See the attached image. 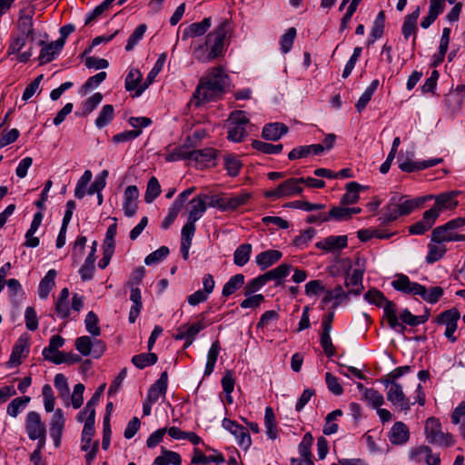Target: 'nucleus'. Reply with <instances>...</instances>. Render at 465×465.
Instances as JSON below:
<instances>
[{
    "label": "nucleus",
    "mask_w": 465,
    "mask_h": 465,
    "mask_svg": "<svg viewBox=\"0 0 465 465\" xmlns=\"http://www.w3.org/2000/svg\"><path fill=\"white\" fill-rule=\"evenodd\" d=\"M232 35V24L224 19L207 35L205 43L200 45L193 51L194 58L201 63H210L223 55L225 42Z\"/></svg>",
    "instance_id": "f257e3e1"
},
{
    "label": "nucleus",
    "mask_w": 465,
    "mask_h": 465,
    "mask_svg": "<svg viewBox=\"0 0 465 465\" xmlns=\"http://www.w3.org/2000/svg\"><path fill=\"white\" fill-rule=\"evenodd\" d=\"M228 75L222 66L213 67L203 77L193 93V100L198 106L201 104L213 101L222 96L227 84Z\"/></svg>",
    "instance_id": "f03ea898"
},
{
    "label": "nucleus",
    "mask_w": 465,
    "mask_h": 465,
    "mask_svg": "<svg viewBox=\"0 0 465 465\" xmlns=\"http://www.w3.org/2000/svg\"><path fill=\"white\" fill-rule=\"evenodd\" d=\"M425 435L427 440L431 444L450 447L454 444L451 434L441 430L440 420L434 417L427 419L425 422Z\"/></svg>",
    "instance_id": "7ed1b4c3"
},
{
    "label": "nucleus",
    "mask_w": 465,
    "mask_h": 465,
    "mask_svg": "<svg viewBox=\"0 0 465 465\" xmlns=\"http://www.w3.org/2000/svg\"><path fill=\"white\" fill-rule=\"evenodd\" d=\"M228 139L232 142H242L247 135L246 127L249 124V118L243 111H233L228 119Z\"/></svg>",
    "instance_id": "20e7f679"
},
{
    "label": "nucleus",
    "mask_w": 465,
    "mask_h": 465,
    "mask_svg": "<svg viewBox=\"0 0 465 465\" xmlns=\"http://www.w3.org/2000/svg\"><path fill=\"white\" fill-rule=\"evenodd\" d=\"M303 183V178H289L281 183L276 188L266 191L264 196L267 198L279 199L300 195L303 192L301 184Z\"/></svg>",
    "instance_id": "39448f33"
},
{
    "label": "nucleus",
    "mask_w": 465,
    "mask_h": 465,
    "mask_svg": "<svg viewBox=\"0 0 465 465\" xmlns=\"http://www.w3.org/2000/svg\"><path fill=\"white\" fill-rule=\"evenodd\" d=\"M92 420L93 419L85 420L81 435V450L86 452L84 458L88 465L95 459L99 448V441H93V436L95 430L94 424H92Z\"/></svg>",
    "instance_id": "423d86ee"
},
{
    "label": "nucleus",
    "mask_w": 465,
    "mask_h": 465,
    "mask_svg": "<svg viewBox=\"0 0 465 465\" xmlns=\"http://www.w3.org/2000/svg\"><path fill=\"white\" fill-rule=\"evenodd\" d=\"M460 318V313L456 308H451L450 310H446L440 313L435 322L439 325H445L446 329L444 331V336L450 341L455 342L457 341V337L454 336V332L458 327V322Z\"/></svg>",
    "instance_id": "0eeeda50"
},
{
    "label": "nucleus",
    "mask_w": 465,
    "mask_h": 465,
    "mask_svg": "<svg viewBox=\"0 0 465 465\" xmlns=\"http://www.w3.org/2000/svg\"><path fill=\"white\" fill-rule=\"evenodd\" d=\"M75 348L83 355L88 356L91 353L96 359L100 358L105 351L106 346L101 340H94L89 336H81L75 340Z\"/></svg>",
    "instance_id": "6e6552de"
},
{
    "label": "nucleus",
    "mask_w": 465,
    "mask_h": 465,
    "mask_svg": "<svg viewBox=\"0 0 465 465\" xmlns=\"http://www.w3.org/2000/svg\"><path fill=\"white\" fill-rule=\"evenodd\" d=\"M460 194V191H449L437 195H432V199L435 200V203L433 207L429 209V211H434L438 218L440 212L455 209L459 205L457 197Z\"/></svg>",
    "instance_id": "1a4fd4ad"
},
{
    "label": "nucleus",
    "mask_w": 465,
    "mask_h": 465,
    "mask_svg": "<svg viewBox=\"0 0 465 465\" xmlns=\"http://www.w3.org/2000/svg\"><path fill=\"white\" fill-rule=\"evenodd\" d=\"M223 427L235 437L241 448L247 450L251 446L252 440L247 428L227 418L223 420Z\"/></svg>",
    "instance_id": "9d476101"
},
{
    "label": "nucleus",
    "mask_w": 465,
    "mask_h": 465,
    "mask_svg": "<svg viewBox=\"0 0 465 465\" xmlns=\"http://www.w3.org/2000/svg\"><path fill=\"white\" fill-rule=\"evenodd\" d=\"M355 265L357 268L353 269L351 274L347 273L345 286L348 288V293L358 295L363 290L362 278L365 269L360 258H357Z\"/></svg>",
    "instance_id": "9b49d317"
},
{
    "label": "nucleus",
    "mask_w": 465,
    "mask_h": 465,
    "mask_svg": "<svg viewBox=\"0 0 465 465\" xmlns=\"http://www.w3.org/2000/svg\"><path fill=\"white\" fill-rule=\"evenodd\" d=\"M25 427L29 439L32 440H35L36 438L43 436V433H46V426L43 422L41 415L35 411L26 414Z\"/></svg>",
    "instance_id": "f8f14e48"
},
{
    "label": "nucleus",
    "mask_w": 465,
    "mask_h": 465,
    "mask_svg": "<svg viewBox=\"0 0 465 465\" xmlns=\"http://www.w3.org/2000/svg\"><path fill=\"white\" fill-rule=\"evenodd\" d=\"M64 425L65 418L63 410L60 408L56 409L55 411L54 410V413L49 422V430L50 435L54 440V444L55 448L60 447L61 438L63 435Z\"/></svg>",
    "instance_id": "ddd939ff"
},
{
    "label": "nucleus",
    "mask_w": 465,
    "mask_h": 465,
    "mask_svg": "<svg viewBox=\"0 0 465 465\" xmlns=\"http://www.w3.org/2000/svg\"><path fill=\"white\" fill-rule=\"evenodd\" d=\"M387 399L393 405L400 407L401 411H409L412 404L405 396L402 386L398 382H391L387 391Z\"/></svg>",
    "instance_id": "4468645a"
},
{
    "label": "nucleus",
    "mask_w": 465,
    "mask_h": 465,
    "mask_svg": "<svg viewBox=\"0 0 465 465\" xmlns=\"http://www.w3.org/2000/svg\"><path fill=\"white\" fill-rule=\"evenodd\" d=\"M398 203V211L401 216L409 215L416 208L421 206L426 201L432 199V194L409 199L405 195H394Z\"/></svg>",
    "instance_id": "2eb2a0df"
},
{
    "label": "nucleus",
    "mask_w": 465,
    "mask_h": 465,
    "mask_svg": "<svg viewBox=\"0 0 465 465\" xmlns=\"http://www.w3.org/2000/svg\"><path fill=\"white\" fill-rule=\"evenodd\" d=\"M391 285L396 291L406 294L420 295L424 292L423 285L411 282L409 277L404 274L397 275V279L392 281Z\"/></svg>",
    "instance_id": "dca6fc26"
},
{
    "label": "nucleus",
    "mask_w": 465,
    "mask_h": 465,
    "mask_svg": "<svg viewBox=\"0 0 465 465\" xmlns=\"http://www.w3.org/2000/svg\"><path fill=\"white\" fill-rule=\"evenodd\" d=\"M465 226V218L458 217L456 219L449 221L447 223L441 226L436 227L431 233V242L437 243H442L444 242H450V236H441L440 233L445 232L447 229L456 231L459 228Z\"/></svg>",
    "instance_id": "f3484780"
},
{
    "label": "nucleus",
    "mask_w": 465,
    "mask_h": 465,
    "mask_svg": "<svg viewBox=\"0 0 465 465\" xmlns=\"http://www.w3.org/2000/svg\"><path fill=\"white\" fill-rule=\"evenodd\" d=\"M437 214L434 211H425L422 219L409 227L411 234L420 235L429 231L435 223Z\"/></svg>",
    "instance_id": "a211bd4d"
},
{
    "label": "nucleus",
    "mask_w": 465,
    "mask_h": 465,
    "mask_svg": "<svg viewBox=\"0 0 465 465\" xmlns=\"http://www.w3.org/2000/svg\"><path fill=\"white\" fill-rule=\"evenodd\" d=\"M348 244L346 235H331L316 243V247L326 252H335L345 248Z\"/></svg>",
    "instance_id": "6ab92c4d"
},
{
    "label": "nucleus",
    "mask_w": 465,
    "mask_h": 465,
    "mask_svg": "<svg viewBox=\"0 0 465 465\" xmlns=\"http://www.w3.org/2000/svg\"><path fill=\"white\" fill-rule=\"evenodd\" d=\"M168 384L167 371L162 372L160 378L150 387L147 393V401L156 402L160 397L165 396Z\"/></svg>",
    "instance_id": "aec40b11"
},
{
    "label": "nucleus",
    "mask_w": 465,
    "mask_h": 465,
    "mask_svg": "<svg viewBox=\"0 0 465 465\" xmlns=\"http://www.w3.org/2000/svg\"><path fill=\"white\" fill-rule=\"evenodd\" d=\"M139 196V191L135 185H129L124 191V202L123 209L124 214L128 217H132L136 213L137 203L136 200Z\"/></svg>",
    "instance_id": "412c9836"
},
{
    "label": "nucleus",
    "mask_w": 465,
    "mask_h": 465,
    "mask_svg": "<svg viewBox=\"0 0 465 465\" xmlns=\"http://www.w3.org/2000/svg\"><path fill=\"white\" fill-rule=\"evenodd\" d=\"M29 351L28 337L27 335H22L18 338L15 344L13 347L12 353L8 363L11 365H18L21 363V359L25 358Z\"/></svg>",
    "instance_id": "4be33fe9"
},
{
    "label": "nucleus",
    "mask_w": 465,
    "mask_h": 465,
    "mask_svg": "<svg viewBox=\"0 0 465 465\" xmlns=\"http://www.w3.org/2000/svg\"><path fill=\"white\" fill-rule=\"evenodd\" d=\"M410 439V430L408 426L402 421H397L391 427L389 432V440L394 445L406 443Z\"/></svg>",
    "instance_id": "5701e85b"
},
{
    "label": "nucleus",
    "mask_w": 465,
    "mask_h": 465,
    "mask_svg": "<svg viewBox=\"0 0 465 465\" xmlns=\"http://www.w3.org/2000/svg\"><path fill=\"white\" fill-rule=\"evenodd\" d=\"M206 194H200L190 202L188 221L196 223L206 211Z\"/></svg>",
    "instance_id": "b1692460"
},
{
    "label": "nucleus",
    "mask_w": 465,
    "mask_h": 465,
    "mask_svg": "<svg viewBox=\"0 0 465 465\" xmlns=\"http://www.w3.org/2000/svg\"><path fill=\"white\" fill-rule=\"evenodd\" d=\"M288 127L282 123H270L264 125L262 137L269 141H277L288 133Z\"/></svg>",
    "instance_id": "393cba45"
},
{
    "label": "nucleus",
    "mask_w": 465,
    "mask_h": 465,
    "mask_svg": "<svg viewBox=\"0 0 465 465\" xmlns=\"http://www.w3.org/2000/svg\"><path fill=\"white\" fill-rule=\"evenodd\" d=\"M166 60V54H162L155 62L153 69L149 72L144 83L139 86L134 96H140L154 81L157 74L162 71Z\"/></svg>",
    "instance_id": "a878e982"
},
{
    "label": "nucleus",
    "mask_w": 465,
    "mask_h": 465,
    "mask_svg": "<svg viewBox=\"0 0 465 465\" xmlns=\"http://www.w3.org/2000/svg\"><path fill=\"white\" fill-rule=\"evenodd\" d=\"M411 456L418 461L425 460L428 465H440L439 454H433L431 449L428 446H420L416 448Z\"/></svg>",
    "instance_id": "bb28decb"
},
{
    "label": "nucleus",
    "mask_w": 465,
    "mask_h": 465,
    "mask_svg": "<svg viewBox=\"0 0 465 465\" xmlns=\"http://www.w3.org/2000/svg\"><path fill=\"white\" fill-rule=\"evenodd\" d=\"M282 257V252L278 250H268L260 252L255 257L257 265L262 269L265 270L272 264L276 263Z\"/></svg>",
    "instance_id": "cd10ccee"
},
{
    "label": "nucleus",
    "mask_w": 465,
    "mask_h": 465,
    "mask_svg": "<svg viewBox=\"0 0 465 465\" xmlns=\"http://www.w3.org/2000/svg\"><path fill=\"white\" fill-rule=\"evenodd\" d=\"M383 318L387 320L390 328L401 333H404L406 327L398 321L397 309L394 302H387L384 308Z\"/></svg>",
    "instance_id": "c85d7f7f"
},
{
    "label": "nucleus",
    "mask_w": 465,
    "mask_h": 465,
    "mask_svg": "<svg viewBox=\"0 0 465 465\" xmlns=\"http://www.w3.org/2000/svg\"><path fill=\"white\" fill-rule=\"evenodd\" d=\"M398 203L395 196H392L389 203L382 209V215L380 217L381 224H388L396 221L401 215L398 211Z\"/></svg>",
    "instance_id": "c756f323"
},
{
    "label": "nucleus",
    "mask_w": 465,
    "mask_h": 465,
    "mask_svg": "<svg viewBox=\"0 0 465 465\" xmlns=\"http://www.w3.org/2000/svg\"><path fill=\"white\" fill-rule=\"evenodd\" d=\"M250 199V194L242 193L236 196H233L227 200H223L221 203L216 201L215 203H212V206H218L223 211L227 210H235L238 207L245 204Z\"/></svg>",
    "instance_id": "7c9ffc66"
},
{
    "label": "nucleus",
    "mask_w": 465,
    "mask_h": 465,
    "mask_svg": "<svg viewBox=\"0 0 465 465\" xmlns=\"http://www.w3.org/2000/svg\"><path fill=\"white\" fill-rule=\"evenodd\" d=\"M182 458L178 452L169 450L163 447L161 450V455L153 460V465H181Z\"/></svg>",
    "instance_id": "2f4dec72"
},
{
    "label": "nucleus",
    "mask_w": 465,
    "mask_h": 465,
    "mask_svg": "<svg viewBox=\"0 0 465 465\" xmlns=\"http://www.w3.org/2000/svg\"><path fill=\"white\" fill-rule=\"evenodd\" d=\"M292 265L288 263H282L276 268L268 271L263 274L266 282L272 280L276 281V286L282 284V279L285 278L291 272Z\"/></svg>",
    "instance_id": "473e14b6"
},
{
    "label": "nucleus",
    "mask_w": 465,
    "mask_h": 465,
    "mask_svg": "<svg viewBox=\"0 0 465 465\" xmlns=\"http://www.w3.org/2000/svg\"><path fill=\"white\" fill-rule=\"evenodd\" d=\"M420 7L417 6L416 9L410 15L405 16L402 25V35L405 39H408L411 35L417 32V20L420 16Z\"/></svg>",
    "instance_id": "72a5a7b5"
},
{
    "label": "nucleus",
    "mask_w": 465,
    "mask_h": 465,
    "mask_svg": "<svg viewBox=\"0 0 465 465\" xmlns=\"http://www.w3.org/2000/svg\"><path fill=\"white\" fill-rule=\"evenodd\" d=\"M212 19L206 17L199 23H193L183 32V38L201 36L211 27Z\"/></svg>",
    "instance_id": "f704fd0d"
},
{
    "label": "nucleus",
    "mask_w": 465,
    "mask_h": 465,
    "mask_svg": "<svg viewBox=\"0 0 465 465\" xmlns=\"http://www.w3.org/2000/svg\"><path fill=\"white\" fill-rule=\"evenodd\" d=\"M64 344V339L56 334L51 337L48 347L43 350V357L45 360L51 361L53 357H56L57 353H63L58 349L63 347Z\"/></svg>",
    "instance_id": "c9c22d12"
},
{
    "label": "nucleus",
    "mask_w": 465,
    "mask_h": 465,
    "mask_svg": "<svg viewBox=\"0 0 465 465\" xmlns=\"http://www.w3.org/2000/svg\"><path fill=\"white\" fill-rule=\"evenodd\" d=\"M56 276V271L52 269L47 272L45 276L41 280L38 286V294L39 297L43 300L46 299L54 288L55 282L54 279Z\"/></svg>",
    "instance_id": "e433bc0d"
},
{
    "label": "nucleus",
    "mask_w": 465,
    "mask_h": 465,
    "mask_svg": "<svg viewBox=\"0 0 465 465\" xmlns=\"http://www.w3.org/2000/svg\"><path fill=\"white\" fill-rule=\"evenodd\" d=\"M216 157V150L204 148L201 150H191V159L198 164L206 165Z\"/></svg>",
    "instance_id": "4c0bfd02"
},
{
    "label": "nucleus",
    "mask_w": 465,
    "mask_h": 465,
    "mask_svg": "<svg viewBox=\"0 0 465 465\" xmlns=\"http://www.w3.org/2000/svg\"><path fill=\"white\" fill-rule=\"evenodd\" d=\"M167 162H175L179 160L191 159V150L189 145L183 144L181 146L168 149L164 156Z\"/></svg>",
    "instance_id": "58836bf2"
},
{
    "label": "nucleus",
    "mask_w": 465,
    "mask_h": 465,
    "mask_svg": "<svg viewBox=\"0 0 465 465\" xmlns=\"http://www.w3.org/2000/svg\"><path fill=\"white\" fill-rule=\"evenodd\" d=\"M363 189L360 183L356 182H351L346 184V193L342 195L341 203L352 204L359 201V192Z\"/></svg>",
    "instance_id": "ea45409f"
},
{
    "label": "nucleus",
    "mask_w": 465,
    "mask_h": 465,
    "mask_svg": "<svg viewBox=\"0 0 465 465\" xmlns=\"http://www.w3.org/2000/svg\"><path fill=\"white\" fill-rule=\"evenodd\" d=\"M17 27L19 30V35H22L23 37H29L30 41H34L35 37L32 15L29 14L21 15L17 22Z\"/></svg>",
    "instance_id": "a19ab883"
},
{
    "label": "nucleus",
    "mask_w": 465,
    "mask_h": 465,
    "mask_svg": "<svg viewBox=\"0 0 465 465\" xmlns=\"http://www.w3.org/2000/svg\"><path fill=\"white\" fill-rule=\"evenodd\" d=\"M252 244L242 243L236 248L233 253V262L237 266H244L250 260Z\"/></svg>",
    "instance_id": "79ce46f5"
},
{
    "label": "nucleus",
    "mask_w": 465,
    "mask_h": 465,
    "mask_svg": "<svg viewBox=\"0 0 465 465\" xmlns=\"http://www.w3.org/2000/svg\"><path fill=\"white\" fill-rule=\"evenodd\" d=\"M63 49L56 45V41L50 44L45 45L41 49L39 54V61L41 64L50 63L55 57V55Z\"/></svg>",
    "instance_id": "37998d69"
},
{
    "label": "nucleus",
    "mask_w": 465,
    "mask_h": 465,
    "mask_svg": "<svg viewBox=\"0 0 465 465\" xmlns=\"http://www.w3.org/2000/svg\"><path fill=\"white\" fill-rule=\"evenodd\" d=\"M220 351L221 345L219 341H213L208 351L204 375L209 376L210 374L213 373Z\"/></svg>",
    "instance_id": "c03bdc74"
},
{
    "label": "nucleus",
    "mask_w": 465,
    "mask_h": 465,
    "mask_svg": "<svg viewBox=\"0 0 465 465\" xmlns=\"http://www.w3.org/2000/svg\"><path fill=\"white\" fill-rule=\"evenodd\" d=\"M379 84H380V81L378 79H375L366 88V90L361 95V97L359 98V100L355 105L358 112H361L366 107L368 103L371 101V96L373 95L374 92L377 90Z\"/></svg>",
    "instance_id": "a18cd8bd"
},
{
    "label": "nucleus",
    "mask_w": 465,
    "mask_h": 465,
    "mask_svg": "<svg viewBox=\"0 0 465 465\" xmlns=\"http://www.w3.org/2000/svg\"><path fill=\"white\" fill-rule=\"evenodd\" d=\"M451 422L455 425H460V435L465 439V401H461L452 411Z\"/></svg>",
    "instance_id": "49530a36"
},
{
    "label": "nucleus",
    "mask_w": 465,
    "mask_h": 465,
    "mask_svg": "<svg viewBox=\"0 0 465 465\" xmlns=\"http://www.w3.org/2000/svg\"><path fill=\"white\" fill-rule=\"evenodd\" d=\"M244 283V276L242 273L233 275L224 284L222 294L225 297L234 293Z\"/></svg>",
    "instance_id": "de8ad7c7"
},
{
    "label": "nucleus",
    "mask_w": 465,
    "mask_h": 465,
    "mask_svg": "<svg viewBox=\"0 0 465 465\" xmlns=\"http://www.w3.org/2000/svg\"><path fill=\"white\" fill-rule=\"evenodd\" d=\"M158 358L155 353L148 352L133 356L132 362L138 369H143L147 366L155 364Z\"/></svg>",
    "instance_id": "09e8293b"
},
{
    "label": "nucleus",
    "mask_w": 465,
    "mask_h": 465,
    "mask_svg": "<svg viewBox=\"0 0 465 465\" xmlns=\"http://www.w3.org/2000/svg\"><path fill=\"white\" fill-rule=\"evenodd\" d=\"M252 146L253 149L265 153V154H277L282 151V144H272L269 143H265L260 140H253L252 143Z\"/></svg>",
    "instance_id": "8fccbe9b"
},
{
    "label": "nucleus",
    "mask_w": 465,
    "mask_h": 465,
    "mask_svg": "<svg viewBox=\"0 0 465 465\" xmlns=\"http://www.w3.org/2000/svg\"><path fill=\"white\" fill-rule=\"evenodd\" d=\"M142 77V73L138 69L131 68L125 78V89L129 92L134 90L136 92L139 86L143 84H141Z\"/></svg>",
    "instance_id": "3c124183"
},
{
    "label": "nucleus",
    "mask_w": 465,
    "mask_h": 465,
    "mask_svg": "<svg viewBox=\"0 0 465 465\" xmlns=\"http://www.w3.org/2000/svg\"><path fill=\"white\" fill-rule=\"evenodd\" d=\"M107 77L106 72H100L94 76H91L87 81L81 86L80 94L85 95L91 90L96 88L101 84Z\"/></svg>",
    "instance_id": "603ef678"
},
{
    "label": "nucleus",
    "mask_w": 465,
    "mask_h": 465,
    "mask_svg": "<svg viewBox=\"0 0 465 465\" xmlns=\"http://www.w3.org/2000/svg\"><path fill=\"white\" fill-rule=\"evenodd\" d=\"M114 116V109L112 104H105L103 106L98 117L95 120V125L98 128L106 126Z\"/></svg>",
    "instance_id": "864d4df0"
},
{
    "label": "nucleus",
    "mask_w": 465,
    "mask_h": 465,
    "mask_svg": "<svg viewBox=\"0 0 465 465\" xmlns=\"http://www.w3.org/2000/svg\"><path fill=\"white\" fill-rule=\"evenodd\" d=\"M161 193V186L156 177L153 176L149 179L146 192L144 194V201L147 203H153L156 197Z\"/></svg>",
    "instance_id": "5fc2aeb1"
},
{
    "label": "nucleus",
    "mask_w": 465,
    "mask_h": 465,
    "mask_svg": "<svg viewBox=\"0 0 465 465\" xmlns=\"http://www.w3.org/2000/svg\"><path fill=\"white\" fill-rule=\"evenodd\" d=\"M365 300L372 304H375L378 307H383L387 305V302H392L386 299L384 294L378 291L377 289H371L364 294Z\"/></svg>",
    "instance_id": "6e6d98bb"
},
{
    "label": "nucleus",
    "mask_w": 465,
    "mask_h": 465,
    "mask_svg": "<svg viewBox=\"0 0 465 465\" xmlns=\"http://www.w3.org/2000/svg\"><path fill=\"white\" fill-rule=\"evenodd\" d=\"M428 254L426 256V261L428 263H433L440 259L442 258L444 253L446 252L447 249L444 245L440 243H429L428 245Z\"/></svg>",
    "instance_id": "4d7b16f0"
},
{
    "label": "nucleus",
    "mask_w": 465,
    "mask_h": 465,
    "mask_svg": "<svg viewBox=\"0 0 465 465\" xmlns=\"http://www.w3.org/2000/svg\"><path fill=\"white\" fill-rule=\"evenodd\" d=\"M103 94L101 93H95L89 98H87L82 106V116H87L90 114L102 102Z\"/></svg>",
    "instance_id": "13d9d810"
},
{
    "label": "nucleus",
    "mask_w": 465,
    "mask_h": 465,
    "mask_svg": "<svg viewBox=\"0 0 465 465\" xmlns=\"http://www.w3.org/2000/svg\"><path fill=\"white\" fill-rule=\"evenodd\" d=\"M92 179V172L90 170H86L84 174L78 180L75 189H74V196L78 199H82L84 197L86 191V186L90 183Z\"/></svg>",
    "instance_id": "bf43d9fd"
},
{
    "label": "nucleus",
    "mask_w": 465,
    "mask_h": 465,
    "mask_svg": "<svg viewBox=\"0 0 465 465\" xmlns=\"http://www.w3.org/2000/svg\"><path fill=\"white\" fill-rule=\"evenodd\" d=\"M242 166L240 159L233 155H226L224 157V167L230 176H237Z\"/></svg>",
    "instance_id": "052dcab7"
},
{
    "label": "nucleus",
    "mask_w": 465,
    "mask_h": 465,
    "mask_svg": "<svg viewBox=\"0 0 465 465\" xmlns=\"http://www.w3.org/2000/svg\"><path fill=\"white\" fill-rule=\"evenodd\" d=\"M362 396L373 408L378 409L384 403L383 395L372 388L364 389Z\"/></svg>",
    "instance_id": "680f3d73"
},
{
    "label": "nucleus",
    "mask_w": 465,
    "mask_h": 465,
    "mask_svg": "<svg viewBox=\"0 0 465 465\" xmlns=\"http://www.w3.org/2000/svg\"><path fill=\"white\" fill-rule=\"evenodd\" d=\"M30 397L25 396V397H17L14 399L7 406V414L11 417L15 418L22 408H24L29 401Z\"/></svg>",
    "instance_id": "e2e57ef3"
},
{
    "label": "nucleus",
    "mask_w": 465,
    "mask_h": 465,
    "mask_svg": "<svg viewBox=\"0 0 465 465\" xmlns=\"http://www.w3.org/2000/svg\"><path fill=\"white\" fill-rule=\"evenodd\" d=\"M44 399V407L46 412H52L54 410L55 398L52 387L49 384H45L42 389Z\"/></svg>",
    "instance_id": "0e129e2a"
},
{
    "label": "nucleus",
    "mask_w": 465,
    "mask_h": 465,
    "mask_svg": "<svg viewBox=\"0 0 465 465\" xmlns=\"http://www.w3.org/2000/svg\"><path fill=\"white\" fill-rule=\"evenodd\" d=\"M98 317L94 312H89L85 317L84 323L86 331L93 336H99L101 329L98 326Z\"/></svg>",
    "instance_id": "69168bd1"
},
{
    "label": "nucleus",
    "mask_w": 465,
    "mask_h": 465,
    "mask_svg": "<svg viewBox=\"0 0 465 465\" xmlns=\"http://www.w3.org/2000/svg\"><path fill=\"white\" fill-rule=\"evenodd\" d=\"M313 442V437L310 432L304 434L301 443L299 444V453L301 459H312L311 448Z\"/></svg>",
    "instance_id": "338daca9"
},
{
    "label": "nucleus",
    "mask_w": 465,
    "mask_h": 465,
    "mask_svg": "<svg viewBox=\"0 0 465 465\" xmlns=\"http://www.w3.org/2000/svg\"><path fill=\"white\" fill-rule=\"evenodd\" d=\"M295 37L296 29L294 27L289 28L287 32L282 35L280 45L283 54H287L292 49Z\"/></svg>",
    "instance_id": "774afa93"
}]
</instances>
